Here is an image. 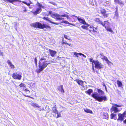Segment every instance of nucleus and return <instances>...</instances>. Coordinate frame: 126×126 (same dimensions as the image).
Returning <instances> with one entry per match:
<instances>
[{"mask_svg": "<svg viewBox=\"0 0 126 126\" xmlns=\"http://www.w3.org/2000/svg\"><path fill=\"white\" fill-rule=\"evenodd\" d=\"M103 60H105L106 61V62H108L109 61V60H108V58H107V57L105 56L104 57V59Z\"/></svg>", "mask_w": 126, "mask_h": 126, "instance_id": "a19ab883", "label": "nucleus"}, {"mask_svg": "<svg viewBox=\"0 0 126 126\" xmlns=\"http://www.w3.org/2000/svg\"><path fill=\"white\" fill-rule=\"evenodd\" d=\"M84 111L86 112L89 113L91 114H92L93 113L92 111L89 109H84Z\"/></svg>", "mask_w": 126, "mask_h": 126, "instance_id": "5701e85b", "label": "nucleus"}, {"mask_svg": "<svg viewBox=\"0 0 126 126\" xmlns=\"http://www.w3.org/2000/svg\"><path fill=\"white\" fill-rule=\"evenodd\" d=\"M58 90L60 92H62L63 91V86L62 85H61L59 86L58 88Z\"/></svg>", "mask_w": 126, "mask_h": 126, "instance_id": "393cba45", "label": "nucleus"}, {"mask_svg": "<svg viewBox=\"0 0 126 126\" xmlns=\"http://www.w3.org/2000/svg\"><path fill=\"white\" fill-rule=\"evenodd\" d=\"M106 12L105 10L103 9H101L99 12V13H101L102 15L104 14Z\"/></svg>", "mask_w": 126, "mask_h": 126, "instance_id": "412c9836", "label": "nucleus"}, {"mask_svg": "<svg viewBox=\"0 0 126 126\" xmlns=\"http://www.w3.org/2000/svg\"><path fill=\"white\" fill-rule=\"evenodd\" d=\"M43 109H42V110H43Z\"/></svg>", "mask_w": 126, "mask_h": 126, "instance_id": "338daca9", "label": "nucleus"}, {"mask_svg": "<svg viewBox=\"0 0 126 126\" xmlns=\"http://www.w3.org/2000/svg\"><path fill=\"white\" fill-rule=\"evenodd\" d=\"M101 56L100 57L102 59H104V57H105V56H104L103 54H100Z\"/></svg>", "mask_w": 126, "mask_h": 126, "instance_id": "79ce46f5", "label": "nucleus"}, {"mask_svg": "<svg viewBox=\"0 0 126 126\" xmlns=\"http://www.w3.org/2000/svg\"><path fill=\"white\" fill-rule=\"evenodd\" d=\"M12 77L15 79L20 80L22 76L21 74H18L16 72L13 74Z\"/></svg>", "mask_w": 126, "mask_h": 126, "instance_id": "9d476101", "label": "nucleus"}, {"mask_svg": "<svg viewBox=\"0 0 126 126\" xmlns=\"http://www.w3.org/2000/svg\"><path fill=\"white\" fill-rule=\"evenodd\" d=\"M123 114V116H125V115H126V111H124V113H123V114Z\"/></svg>", "mask_w": 126, "mask_h": 126, "instance_id": "603ef678", "label": "nucleus"}, {"mask_svg": "<svg viewBox=\"0 0 126 126\" xmlns=\"http://www.w3.org/2000/svg\"><path fill=\"white\" fill-rule=\"evenodd\" d=\"M108 13H106V12L104 14L102 15L104 18H106L108 17Z\"/></svg>", "mask_w": 126, "mask_h": 126, "instance_id": "7c9ffc66", "label": "nucleus"}, {"mask_svg": "<svg viewBox=\"0 0 126 126\" xmlns=\"http://www.w3.org/2000/svg\"><path fill=\"white\" fill-rule=\"evenodd\" d=\"M124 123L125 124L126 123V119L124 121Z\"/></svg>", "mask_w": 126, "mask_h": 126, "instance_id": "13d9d810", "label": "nucleus"}, {"mask_svg": "<svg viewBox=\"0 0 126 126\" xmlns=\"http://www.w3.org/2000/svg\"><path fill=\"white\" fill-rule=\"evenodd\" d=\"M4 1H5V2H8V0H3Z\"/></svg>", "mask_w": 126, "mask_h": 126, "instance_id": "6e6d98bb", "label": "nucleus"}, {"mask_svg": "<svg viewBox=\"0 0 126 126\" xmlns=\"http://www.w3.org/2000/svg\"><path fill=\"white\" fill-rule=\"evenodd\" d=\"M98 27H97L96 28H95L94 27L93 29L92 30H90L91 31H93L94 32H97V31H98Z\"/></svg>", "mask_w": 126, "mask_h": 126, "instance_id": "cd10ccee", "label": "nucleus"}, {"mask_svg": "<svg viewBox=\"0 0 126 126\" xmlns=\"http://www.w3.org/2000/svg\"><path fill=\"white\" fill-rule=\"evenodd\" d=\"M25 85L23 83H21L18 86L21 89H22L23 88H24L25 87Z\"/></svg>", "mask_w": 126, "mask_h": 126, "instance_id": "b1692460", "label": "nucleus"}, {"mask_svg": "<svg viewBox=\"0 0 126 126\" xmlns=\"http://www.w3.org/2000/svg\"><path fill=\"white\" fill-rule=\"evenodd\" d=\"M103 85L105 87V86H106V85H105V84L104 83L103 84Z\"/></svg>", "mask_w": 126, "mask_h": 126, "instance_id": "0e129e2a", "label": "nucleus"}, {"mask_svg": "<svg viewBox=\"0 0 126 126\" xmlns=\"http://www.w3.org/2000/svg\"><path fill=\"white\" fill-rule=\"evenodd\" d=\"M50 63L48 61L46 60V59L44 57H42L40 59L39 62V68L40 70L44 69L47 65Z\"/></svg>", "mask_w": 126, "mask_h": 126, "instance_id": "f257e3e1", "label": "nucleus"}, {"mask_svg": "<svg viewBox=\"0 0 126 126\" xmlns=\"http://www.w3.org/2000/svg\"><path fill=\"white\" fill-rule=\"evenodd\" d=\"M104 118L106 119H108V114L107 113H104Z\"/></svg>", "mask_w": 126, "mask_h": 126, "instance_id": "c85d7f7f", "label": "nucleus"}, {"mask_svg": "<svg viewBox=\"0 0 126 126\" xmlns=\"http://www.w3.org/2000/svg\"><path fill=\"white\" fill-rule=\"evenodd\" d=\"M3 53L2 52H0V55H1V56H3Z\"/></svg>", "mask_w": 126, "mask_h": 126, "instance_id": "864d4df0", "label": "nucleus"}, {"mask_svg": "<svg viewBox=\"0 0 126 126\" xmlns=\"http://www.w3.org/2000/svg\"><path fill=\"white\" fill-rule=\"evenodd\" d=\"M115 16H116L117 17L116 18V19H118V17L119 16V15L118 12H115Z\"/></svg>", "mask_w": 126, "mask_h": 126, "instance_id": "c9c22d12", "label": "nucleus"}, {"mask_svg": "<svg viewBox=\"0 0 126 126\" xmlns=\"http://www.w3.org/2000/svg\"><path fill=\"white\" fill-rule=\"evenodd\" d=\"M7 63L11 67L12 69H14L15 68V66L14 65H13L12 63L9 60H8L7 61Z\"/></svg>", "mask_w": 126, "mask_h": 126, "instance_id": "f3484780", "label": "nucleus"}, {"mask_svg": "<svg viewBox=\"0 0 126 126\" xmlns=\"http://www.w3.org/2000/svg\"><path fill=\"white\" fill-rule=\"evenodd\" d=\"M105 87V90H106V91L107 92V88L106 86Z\"/></svg>", "mask_w": 126, "mask_h": 126, "instance_id": "e2e57ef3", "label": "nucleus"}, {"mask_svg": "<svg viewBox=\"0 0 126 126\" xmlns=\"http://www.w3.org/2000/svg\"><path fill=\"white\" fill-rule=\"evenodd\" d=\"M26 5H27V6H29L30 5V3H27V4H26Z\"/></svg>", "mask_w": 126, "mask_h": 126, "instance_id": "052dcab7", "label": "nucleus"}, {"mask_svg": "<svg viewBox=\"0 0 126 126\" xmlns=\"http://www.w3.org/2000/svg\"><path fill=\"white\" fill-rule=\"evenodd\" d=\"M63 23H65L67 24H69L71 25H72L74 26H75V24L70 23L68 22L67 21H64L63 20Z\"/></svg>", "mask_w": 126, "mask_h": 126, "instance_id": "c756f323", "label": "nucleus"}, {"mask_svg": "<svg viewBox=\"0 0 126 126\" xmlns=\"http://www.w3.org/2000/svg\"><path fill=\"white\" fill-rule=\"evenodd\" d=\"M104 2L105 3L107 4H109V2L108 1H106V0H104Z\"/></svg>", "mask_w": 126, "mask_h": 126, "instance_id": "c03bdc74", "label": "nucleus"}, {"mask_svg": "<svg viewBox=\"0 0 126 126\" xmlns=\"http://www.w3.org/2000/svg\"><path fill=\"white\" fill-rule=\"evenodd\" d=\"M36 5L38 7L36 8L35 11L32 12L35 15H37V14L40 13L42 11L41 8H44V6L38 2H37Z\"/></svg>", "mask_w": 126, "mask_h": 126, "instance_id": "39448f33", "label": "nucleus"}, {"mask_svg": "<svg viewBox=\"0 0 126 126\" xmlns=\"http://www.w3.org/2000/svg\"><path fill=\"white\" fill-rule=\"evenodd\" d=\"M117 83L119 87H122V83L119 80H118L117 81Z\"/></svg>", "mask_w": 126, "mask_h": 126, "instance_id": "4be33fe9", "label": "nucleus"}, {"mask_svg": "<svg viewBox=\"0 0 126 126\" xmlns=\"http://www.w3.org/2000/svg\"><path fill=\"white\" fill-rule=\"evenodd\" d=\"M32 26L34 27H37L38 28L41 29L46 28L45 30H47L50 29V27L48 26L46 24H44L43 25L42 24L40 23L37 22L33 24H32Z\"/></svg>", "mask_w": 126, "mask_h": 126, "instance_id": "f03ea898", "label": "nucleus"}, {"mask_svg": "<svg viewBox=\"0 0 126 126\" xmlns=\"http://www.w3.org/2000/svg\"><path fill=\"white\" fill-rule=\"evenodd\" d=\"M75 81L77 82L79 85L83 86V84L84 82L82 80L79 79H76L75 80Z\"/></svg>", "mask_w": 126, "mask_h": 126, "instance_id": "dca6fc26", "label": "nucleus"}, {"mask_svg": "<svg viewBox=\"0 0 126 126\" xmlns=\"http://www.w3.org/2000/svg\"><path fill=\"white\" fill-rule=\"evenodd\" d=\"M81 27L83 29H87V26L85 25H82L81 26Z\"/></svg>", "mask_w": 126, "mask_h": 126, "instance_id": "4c0bfd02", "label": "nucleus"}, {"mask_svg": "<svg viewBox=\"0 0 126 126\" xmlns=\"http://www.w3.org/2000/svg\"><path fill=\"white\" fill-rule=\"evenodd\" d=\"M43 19L46 20H47L49 21L51 23H53L55 24L58 25L59 24H60V23H56L52 22L51 21L50 19L46 17H44Z\"/></svg>", "mask_w": 126, "mask_h": 126, "instance_id": "ddd939ff", "label": "nucleus"}, {"mask_svg": "<svg viewBox=\"0 0 126 126\" xmlns=\"http://www.w3.org/2000/svg\"><path fill=\"white\" fill-rule=\"evenodd\" d=\"M49 3H50L51 4H53L54 5H55V6L57 5V4H56V3L54 2H49Z\"/></svg>", "mask_w": 126, "mask_h": 126, "instance_id": "ea45409f", "label": "nucleus"}, {"mask_svg": "<svg viewBox=\"0 0 126 126\" xmlns=\"http://www.w3.org/2000/svg\"><path fill=\"white\" fill-rule=\"evenodd\" d=\"M97 92L100 95H103L104 94V91L101 89H97Z\"/></svg>", "mask_w": 126, "mask_h": 126, "instance_id": "6ab92c4d", "label": "nucleus"}, {"mask_svg": "<svg viewBox=\"0 0 126 126\" xmlns=\"http://www.w3.org/2000/svg\"><path fill=\"white\" fill-rule=\"evenodd\" d=\"M89 59L90 62H92L94 64V62H95V61L94 60L90 58Z\"/></svg>", "mask_w": 126, "mask_h": 126, "instance_id": "37998d69", "label": "nucleus"}, {"mask_svg": "<svg viewBox=\"0 0 126 126\" xmlns=\"http://www.w3.org/2000/svg\"><path fill=\"white\" fill-rule=\"evenodd\" d=\"M74 55H75V56H76L77 57H79L78 55H79V53H77L76 52H74Z\"/></svg>", "mask_w": 126, "mask_h": 126, "instance_id": "e433bc0d", "label": "nucleus"}, {"mask_svg": "<svg viewBox=\"0 0 126 126\" xmlns=\"http://www.w3.org/2000/svg\"><path fill=\"white\" fill-rule=\"evenodd\" d=\"M43 69L40 70V68H39V69L38 70H37V73H40L41 71H42Z\"/></svg>", "mask_w": 126, "mask_h": 126, "instance_id": "58836bf2", "label": "nucleus"}, {"mask_svg": "<svg viewBox=\"0 0 126 126\" xmlns=\"http://www.w3.org/2000/svg\"><path fill=\"white\" fill-rule=\"evenodd\" d=\"M114 4H115L119 5L121 7H122L124 5V2L120 0H114Z\"/></svg>", "mask_w": 126, "mask_h": 126, "instance_id": "9b49d317", "label": "nucleus"}, {"mask_svg": "<svg viewBox=\"0 0 126 126\" xmlns=\"http://www.w3.org/2000/svg\"><path fill=\"white\" fill-rule=\"evenodd\" d=\"M52 12L49 11V14L51 15V16L52 17L57 19H62L63 17V15H60L57 14H52Z\"/></svg>", "mask_w": 126, "mask_h": 126, "instance_id": "0eeeda50", "label": "nucleus"}, {"mask_svg": "<svg viewBox=\"0 0 126 126\" xmlns=\"http://www.w3.org/2000/svg\"><path fill=\"white\" fill-rule=\"evenodd\" d=\"M116 115V114H114V113L113 112V113H111V114L110 115L111 116V119H114L115 120H116V119H114L113 118H114L115 116Z\"/></svg>", "mask_w": 126, "mask_h": 126, "instance_id": "a878e982", "label": "nucleus"}, {"mask_svg": "<svg viewBox=\"0 0 126 126\" xmlns=\"http://www.w3.org/2000/svg\"><path fill=\"white\" fill-rule=\"evenodd\" d=\"M22 3L26 4H27V3L26 2H25L24 1H23L22 2Z\"/></svg>", "mask_w": 126, "mask_h": 126, "instance_id": "5fc2aeb1", "label": "nucleus"}, {"mask_svg": "<svg viewBox=\"0 0 126 126\" xmlns=\"http://www.w3.org/2000/svg\"><path fill=\"white\" fill-rule=\"evenodd\" d=\"M79 55H82V56H83L84 57H85V58L86 57V56L85 55L83 54H82V53H79Z\"/></svg>", "mask_w": 126, "mask_h": 126, "instance_id": "de8ad7c7", "label": "nucleus"}, {"mask_svg": "<svg viewBox=\"0 0 126 126\" xmlns=\"http://www.w3.org/2000/svg\"><path fill=\"white\" fill-rule=\"evenodd\" d=\"M16 24L15 25V28L16 30H17V24L16 23Z\"/></svg>", "mask_w": 126, "mask_h": 126, "instance_id": "3c124183", "label": "nucleus"}, {"mask_svg": "<svg viewBox=\"0 0 126 126\" xmlns=\"http://www.w3.org/2000/svg\"><path fill=\"white\" fill-rule=\"evenodd\" d=\"M32 105L34 108L37 107L39 108L40 107V106H39L38 104H37L35 103H32Z\"/></svg>", "mask_w": 126, "mask_h": 126, "instance_id": "aec40b11", "label": "nucleus"}, {"mask_svg": "<svg viewBox=\"0 0 126 126\" xmlns=\"http://www.w3.org/2000/svg\"><path fill=\"white\" fill-rule=\"evenodd\" d=\"M115 9H116V11L115 12H118V6H116V8H115Z\"/></svg>", "mask_w": 126, "mask_h": 126, "instance_id": "09e8293b", "label": "nucleus"}, {"mask_svg": "<svg viewBox=\"0 0 126 126\" xmlns=\"http://www.w3.org/2000/svg\"><path fill=\"white\" fill-rule=\"evenodd\" d=\"M34 62L36 65H37V60L36 57H35L34 59Z\"/></svg>", "mask_w": 126, "mask_h": 126, "instance_id": "a18cd8bd", "label": "nucleus"}, {"mask_svg": "<svg viewBox=\"0 0 126 126\" xmlns=\"http://www.w3.org/2000/svg\"><path fill=\"white\" fill-rule=\"evenodd\" d=\"M74 16L75 17H76L80 23H82L84 25H87V23L86 22L85 20L83 19H82L81 18H79V17H77V16Z\"/></svg>", "mask_w": 126, "mask_h": 126, "instance_id": "f8f14e48", "label": "nucleus"}, {"mask_svg": "<svg viewBox=\"0 0 126 126\" xmlns=\"http://www.w3.org/2000/svg\"><path fill=\"white\" fill-rule=\"evenodd\" d=\"M92 96L95 98L96 100L99 102H101L103 100L106 101L107 100V99L106 97L105 96H98L97 93H95L92 94Z\"/></svg>", "mask_w": 126, "mask_h": 126, "instance_id": "7ed1b4c3", "label": "nucleus"}, {"mask_svg": "<svg viewBox=\"0 0 126 126\" xmlns=\"http://www.w3.org/2000/svg\"><path fill=\"white\" fill-rule=\"evenodd\" d=\"M113 106L110 109V111L111 113L113 111L114 112V113H116L119 112L122 110V108L119 109L117 107H121L123 106L122 105H118L115 104H112Z\"/></svg>", "mask_w": 126, "mask_h": 126, "instance_id": "20e7f679", "label": "nucleus"}, {"mask_svg": "<svg viewBox=\"0 0 126 126\" xmlns=\"http://www.w3.org/2000/svg\"><path fill=\"white\" fill-rule=\"evenodd\" d=\"M108 64L110 66H112L113 65V63H111L110 61L107 62Z\"/></svg>", "mask_w": 126, "mask_h": 126, "instance_id": "72a5a7b5", "label": "nucleus"}, {"mask_svg": "<svg viewBox=\"0 0 126 126\" xmlns=\"http://www.w3.org/2000/svg\"><path fill=\"white\" fill-rule=\"evenodd\" d=\"M52 113L53 116L56 118L60 117L61 115L58 112L55 108H53L52 109Z\"/></svg>", "mask_w": 126, "mask_h": 126, "instance_id": "1a4fd4ad", "label": "nucleus"}, {"mask_svg": "<svg viewBox=\"0 0 126 126\" xmlns=\"http://www.w3.org/2000/svg\"><path fill=\"white\" fill-rule=\"evenodd\" d=\"M118 118L117 119V120H120L121 121L123 120H124V116L123 114L121 113H119L118 114Z\"/></svg>", "mask_w": 126, "mask_h": 126, "instance_id": "2eb2a0df", "label": "nucleus"}, {"mask_svg": "<svg viewBox=\"0 0 126 126\" xmlns=\"http://www.w3.org/2000/svg\"><path fill=\"white\" fill-rule=\"evenodd\" d=\"M94 27L93 26H90V28L92 29V30H93Z\"/></svg>", "mask_w": 126, "mask_h": 126, "instance_id": "4d7b16f0", "label": "nucleus"}, {"mask_svg": "<svg viewBox=\"0 0 126 126\" xmlns=\"http://www.w3.org/2000/svg\"><path fill=\"white\" fill-rule=\"evenodd\" d=\"M94 64L96 69L101 70L104 68V65L97 60L95 61L94 62Z\"/></svg>", "mask_w": 126, "mask_h": 126, "instance_id": "6e6552de", "label": "nucleus"}, {"mask_svg": "<svg viewBox=\"0 0 126 126\" xmlns=\"http://www.w3.org/2000/svg\"><path fill=\"white\" fill-rule=\"evenodd\" d=\"M63 39L62 41H63ZM63 44V42L62 41V44Z\"/></svg>", "mask_w": 126, "mask_h": 126, "instance_id": "69168bd1", "label": "nucleus"}, {"mask_svg": "<svg viewBox=\"0 0 126 126\" xmlns=\"http://www.w3.org/2000/svg\"><path fill=\"white\" fill-rule=\"evenodd\" d=\"M102 25L103 27H105L107 31H109L111 33L113 32V31L112 29L110 27V23L108 21H104V23L102 22Z\"/></svg>", "mask_w": 126, "mask_h": 126, "instance_id": "423d86ee", "label": "nucleus"}, {"mask_svg": "<svg viewBox=\"0 0 126 126\" xmlns=\"http://www.w3.org/2000/svg\"><path fill=\"white\" fill-rule=\"evenodd\" d=\"M93 70L94 71V68L93 67Z\"/></svg>", "mask_w": 126, "mask_h": 126, "instance_id": "680f3d73", "label": "nucleus"}, {"mask_svg": "<svg viewBox=\"0 0 126 126\" xmlns=\"http://www.w3.org/2000/svg\"><path fill=\"white\" fill-rule=\"evenodd\" d=\"M64 37L65 39H67L68 40H70V38L69 37L65 35H64Z\"/></svg>", "mask_w": 126, "mask_h": 126, "instance_id": "f704fd0d", "label": "nucleus"}, {"mask_svg": "<svg viewBox=\"0 0 126 126\" xmlns=\"http://www.w3.org/2000/svg\"><path fill=\"white\" fill-rule=\"evenodd\" d=\"M94 21L95 22H97L98 23L101 25H102V21L100 20L98 18H96L94 19Z\"/></svg>", "mask_w": 126, "mask_h": 126, "instance_id": "a211bd4d", "label": "nucleus"}, {"mask_svg": "<svg viewBox=\"0 0 126 126\" xmlns=\"http://www.w3.org/2000/svg\"><path fill=\"white\" fill-rule=\"evenodd\" d=\"M8 2H9L10 3H13V2H15L16 1H19L17 0H8Z\"/></svg>", "mask_w": 126, "mask_h": 126, "instance_id": "473e14b6", "label": "nucleus"}, {"mask_svg": "<svg viewBox=\"0 0 126 126\" xmlns=\"http://www.w3.org/2000/svg\"><path fill=\"white\" fill-rule=\"evenodd\" d=\"M48 51L51 56L52 57L55 56L57 52L56 51H53L52 50L49 49Z\"/></svg>", "mask_w": 126, "mask_h": 126, "instance_id": "4468645a", "label": "nucleus"}, {"mask_svg": "<svg viewBox=\"0 0 126 126\" xmlns=\"http://www.w3.org/2000/svg\"><path fill=\"white\" fill-rule=\"evenodd\" d=\"M92 92L93 90L92 89H89L86 92L89 94H90Z\"/></svg>", "mask_w": 126, "mask_h": 126, "instance_id": "2f4dec72", "label": "nucleus"}, {"mask_svg": "<svg viewBox=\"0 0 126 126\" xmlns=\"http://www.w3.org/2000/svg\"><path fill=\"white\" fill-rule=\"evenodd\" d=\"M15 85L16 86V85L15 84Z\"/></svg>", "mask_w": 126, "mask_h": 126, "instance_id": "774afa93", "label": "nucleus"}, {"mask_svg": "<svg viewBox=\"0 0 126 126\" xmlns=\"http://www.w3.org/2000/svg\"><path fill=\"white\" fill-rule=\"evenodd\" d=\"M25 92H26L27 94H29L30 92L29 90L26 89H25Z\"/></svg>", "mask_w": 126, "mask_h": 126, "instance_id": "49530a36", "label": "nucleus"}, {"mask_svg": "<svg viewBox=\"0 0 126 126\" xmlns=\"http://www.w3.org/2000/svg\"><path fill=\"white\" fill-rule=\"evenodd\" d=\"M63 44H67V45L69 46H70V45L68 44V43H66V42H64L63 41Z\"/></svg>", "mask_w": 126, "mask_h": 126, "instance_id": "8fccbe9b", "label": "nucleus"}, {"mask_svg": "<svg viewBox=\"0 0 126 126\" xmlns=\"http://www.w3.org/2000/svg\"><path fill=\"white\" fill-rule=\"evenodd\" d=\"M25 10H24V11L25 12H26L27 11L26 10V9H25Z\"/></svg>", "mask_w": 126, "mask_h": 126, "instance_id": "bf43d9fd", "label": "nucleus"}, {"mask_svg": "<svg viewBox=\"0 0 126 126\" xmlns=\"http://www.w3.org/2000/svg\"><path fill=\"white\" fill-rule=\"evenodd\" d=\"M69 13L66 12L65 13L63 14V17H66L67 18H69Z\"/></svg>", "mask_w": 126, "mask_h": 126, "instance_id": "bb28decb", "label": "nucleus"}]
</instances>
